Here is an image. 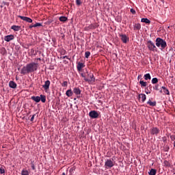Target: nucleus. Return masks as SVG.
I'll return each mask as SVG.
<instances>
[{
    "label": "nucleus",
    "instance_id": "nucleus-45",
    "mask_svg": "<svg viewBox=\"0 0 175 175\" xmlns=\"http://www.w3.org/2000/svg\"><path fill=\"white\" fill-rule=\"evenodd\" d=\"M146 94H151V92H146Z\"/></svg>",
    "mask_w": 175,
    "mask_h": 175
},
{
    "label": "nucleus",
    "instance_id": "nucleus-24",
    "mask_svg": "<svg viewBox=\"0 0 175 175\" xmlns=\"http://www.w3.org/2000/svg\"><path fill=\"white\" fill-rule=\"evenodd\" d=\"M59 21L62 23H65V21H68V18L66 16H60L59 18Z\"/></svg>",
    "mask_w": 175,
    "mask_h": 175
},
{
    "label": "nucleus",
    "instance_id": "nucleus-41",
    "mask_svg": "<svg viewBox=\"0 0 175 175\" xmlns=\"http://www.w3.org/2000/svg\"><path fill=\"white\" fill-rule=\"evenodd\" d=\"M35 114H33V116H32V117L31 118V119H30V121H31V122H33V120H35Z\"/></svg>",
    "mask_w": 175,
    "mask_h": 175
},
{
    "label": "nucleus",
    "instance_id": "nucleus-37",
    "mask_svg": "<svg viewBox=\"0 0 175 175\" xmlns=\"http://www.w3.org/2000/svg\"><path fill=\"white\" fill-rule=\"evenodd\" d=\"M76 4L80 6V5H81V0H76Z\"/></svg>",
    "mask_w": 175,
    "mask_h": 175
},
{
    "label": "nucleus",
    "instance_id": "nucleus-10",
    "mask_svg": "<svg viewBox=\"0 0 175 175\" xmlns=\"http://www.w3.org/2000/svg\"><path fill=\"white\" fill-rule=\"evenodd\" d=\"M50 84L51 82L49 80L46 81L44 84L42 85V88H44L45 91H47L50 88Z\"/></svg>",
    "mask_w": 175,
    "mask_h": 175
},
{
    "label": "nucleus",
    "instance_id": "nucleus-3",
    "mask_svg": "<svg viewBox=\"0 0 175 175\" xmlns=\"http://www.w3.org/2000/svg\"><path fill=\"white\" fill-rule=\"evenodd\" d=\"M156 46L157 47H161V50H164V49L167 46L166 41L161 38H157L156 39Z\"/></svg>",
    "mask_w": 175,
    "mask_h": 175
},
{
    "label": "nucleus",
    "instance_id": "nucleus-42",
    "mask_svg": "<svg viewBox=\"0 0 175 175\" xmlns=\"http://www.w3.org/2000/svg\"><path fill=\"white\" fill-rule=\"evenodd\" d=\"M65 58H66L67 59H69V57H68V56H66H66H63V57H62V59H65Z\"/></svg>",
    "mask_w": 175,
    "mask_h": 175
},
{
    "label": "nucleus",
    "instance_id": "nucleus-34",
    "mask_svg": "<svg viewBox=\"0 0 175 175\" xmlns=\"http://www.w3.org/2000/svg\"><path fill=\"white\" fill-rule=\"evenodd\" d=\"M36 27H43V25L40 23H36L34 24V28H36Z\"/></svg>",
    "mask_w": 175,
    "mask_h": 175
},
{
    "label": "nucleus",
    "instance_id": "nucleus-18",
    "mask_svg": "<svg viewBox=\"0 0 175 175\" xmlns=\"http://www.w3.org/2000/svg\"><path fill=\"white\" fill-rule=\"evenodd\" d=\"M73 92L75 95H80V94H81V90H80V88H75L73 89Z\"/></svg>",
    "mask_w": 175,
    "mask_h": 175
},
{
    "label": "nucleus",
    "instance_id": "nucleus-23",
    "mask_svg": "<svg viewBox=\"0 0 175 175\" xmlns=\"http://www.w3.org/2000/svg\"><path fill=\"white\" fill-rule=\"evenodd\" d=\"M66 95L68 98H70V96H72V95H73V92H72V90H68L66 91Z\"/></svg>",
    "mask_w": 175,
    "mask_h": 175
},
{
    "label": "nucleus",
    "instance_id": "nucleus-15",
    "mask_svg": "<svg viewBox=\"0 0 175 175\" xmlns=\"http://www.w3.org/2000/svg\"><path fill=\"white\" fill-rule=\"evenodd\" d=\"M11 29H13V31H20V29H21V26L12 25L11 27Z\"/></svg>",
    "mask_w": 175,
    "mask_h": 175
},
{
    "label": "nucleus",
    "instance_id": "nucleus-40",
    "mask_svg": "<svg viewBox=\"0 0 175 175\" xmlns=\"http://www.w3.org/2000/svg\"><path fill=\"white\" fill-rule=\"evenodd\" d=\"M130 12L132 13V14H136V11L133 8H131Z\"/></svg>",
    "mask_w": 175,
    "mask_h": 175
},
{
    "label": "nucleus",
    "instance_id": "nucleus-14",
    "mask_svg": "<svg viewBox=\"0 0 175 175\" xmlns=\"http://www.w3.org/2000/svg\"><path fill=\"white\" fill-rule=\"evenodd\" d=\"M121 40L123 42V43H126L128 40V37H126V35L125 34H121L120 36Z\"/></svg>",
    "mask_w": 175,
    "mask_h": 175
},
{
    "label": "nucleus",
    "instance_id": "nucleus-47",
    "mask_svg": "<svg viewBox=\"0 0 175 175\" xmlns=\"http://www.w3.org/2000/svg\"><path fill=\"white\" fill-rule=\"evenodd\" d=\"M37 59H38L39 61H40L41 59H40V58H38Z\"/></svg>",
    "mask_w": 175,
    "mask_h": 175
},
{
    "label": "nucleus",
    "instance_id": "nucleus-35",
    "mask_svg": "<svg viewBox=\"0 0 175 175\" xmlns=\"http://www.w3.org/2000/svg\"><path fill=\"white\" fill-rule=\"evenodd\" d=\"M62 87H68V81H64L63 83H62Z\"/></svg>",
    "mask_w": 175,
    "mask_h": 175
},
{
    "label": "nucleus",
    "instance_id": "nucleus-30",
    "mask_svg": "<svg viewBox=\"0 0 175 175\" xmlns=\"http://www.w3.org/2000/svg\"><path fill=\"white\" fill-rule=\"evenodd\" d=\"M163 165H164V166H166V167H170V162H169L167 160H165V161H163Z\"/></svg>",
    "mask_w": 175,
    "mask_h": 175
},
{
    "label": "nucleus",
    "instance_id": "nucleus-1",
    "mask_svg": "<svg viewBox=\"0 0 175 175\" xmlns=\"http://www.w3.org/2000/svg\"><path fill=\"white\" fill-rule=\"evenodd\" d=\"M38 68L39 64L35 62L29 63L26 65V66H24L21 69V74L27 75V73H32L33 72H36Z\"/></svg>",
    "mask_w": 175,
    "mask_h": 175
},
{
    "label": "nucleus",
    "instance_id": "nucleus-8",
    "mask_svg": "<svg viewBox=\"0 0 175 175\" xmlns=\"http://www.w3.org/2000/svg\"><path fill=\"white\" fill-rule=\"evenodd\" d=\"M89 116L91 118H98L99 117V114L96 111H91L89 113Z\"/></svg>",
    "mask_w": 175,
    "mask_h": 175
},
{
    "label": "nucleus",
    "instance_id": "nucleus-7",
    "mask_svg": "<svg viewBox=\"0 0 175 175\" xmlns=\"http://www.w3.org/2000/svg\"><path fill=\"white\" fill-rule=\"evenodd\" d=\"M18 18H21L23 21H26V23H32V19L29 17L23 16L21 15H18Z\"/></svg>",
    "mask_w": 175,
    "mask_h": 175
},
{
    "label": "nucleus",
    "instance_id": "nucleus-26",
    "mask_svg": "<svg viewBox=\"0 0 175 175\" xmlns=\"http://www.w3.org/2000/svg\"><path fill=\"white\" fill-rule=\"evenodd\" d=\"M40 100L42 102V103H46V96L41 94L40 96Z\"/></svg>",
    "mask_w": 175,
    "mask_h": 175
},
{
    "label": "nucleus",
    "instance_id": "nucleus-19",
    "mask_svg": "<svg viewBox=\"0 0 175 175\" xmlns=\"http://www.w3.org/2000/svg\"><path fill=\"white\" fill-rule=\"evenodd\" d=\"M142 28L140 23H135L134 25V31H139Z\"/></svg>",
    "mask_w": 175,
    "mask_h": 175
},
{
    "label": "nucleus",
    "instance_id": "nucleus-44",
    "mask_svg": "<svg viewBox=\"0 0 175 175\" xmlns=\"http://www.w3.org/2000/svg\"><path fill=\"white\" fill-rule=\"evenodd\" d=\"M62 175H68V170H66V173L63 172Z\"/></svg>",
    "mask_w": 175,
    "mask_h": 175
},
{
    "label": "nucleus",
    "instance_id": "nucleus-29",
    "mask_svg": "<svg viewBox=\"0 0 175 175\" xmlns=\"http://www.w3.org/2000/svg\"><path fill=\"white\" fill-rule=\"evenodd\" d=\"M21 175H29V172L27 170H23L21 172Z\"/></svg>",
    "mask_w": 175,
    "mask_h": 175
},
{
    "label": "nucleus",
    "instance_id": "nucleus-28",
    "mask_svg": "<svg viewBox=\"0 0 175 175\" xmlns=\"http://www.w3.org/2000/svg\"><path fill=\"white\" fill-rule=\"evenodd\" d=\"M145 80H151V75H150V73L146 74L144 76Z\"/></svg>",
    "mask_w": 175,
    "mask_h": 175
},
{
    "label": "nucleus",
    "instance_id": "nucleus-20",
    "mask_svg": "<svg viewBox=\"0 0 175 175\" xmlns=\"http://www.w3.org/2000/svg\"><path fill=\"white\" fill-rule=\"evenodd\" d=\"M141 22L142 23H145L146 24H150L151 21H150V19L147 18H142L141 19Z\"/></svg>",
    "mask_w": 175,
    "mask_h": 175
},
{
    "label": "nucleus",
    "instance_id": "nucleus-22",
    "mask_svg": "<svg viewBox=\"0 0 175 175\" xmlns=\"http://www.w3.org/2000/svg\"><path fill=\"white\" fill-rule=\"evenodd\" d=\"M76 170V167H72L69 170V175H75V172Z\"/></svg>",
    "mask_w": 175,
    "mask_h": 175
},
{
    "label": "nucleus",
    "instance_id": "nucleus-46",
    "mask_svg": "<svg viewBox=\"0 0 175 175\" xmlns=\"http://www.w3.org/2000/svg\"><path fill=\"white\" fill-rule=\"evenodd\" d=\"M146 94H151V92H146Z\"/></svg>",
    "mask_w": 175,
    "mask_h": 175
},
{
    "label": "nucleus",
    "instance_id": "nucleus-16",
    "mask_svg": "<svg viewBox=\"0 0 175 175\" xmlns=\"http://www.w3.org/2000/svg\"><path fill=\"white\" fill-rule=\"evenodd\" d=\"M31 99L32 100H34V102H36V103H39V102H40V96H31Z\"/></svg>",
    "mask_w": 175,
    "mask_h": 175
},
{
    "label": "nucleus",
    "instance_id": "nucleus-17",
    "mask_svg": "<svg viewBox=\"0 0 175 175\" xmlns=\"http://www.w3.org/2000/svg\"><path fill=\"white\" fill-rule=\"evenodd\" d=\"M147 105H149V106H152V107H154V106H157V101H151L149 99L147 102Z\"/></svg>",
    "mask_w": 175,
    "mask_h": 175
},
{
    "label": "nucleus",
    "instance_id": "nucleus-5",
    "mask_svg": "<svg viewBox=\"0 0 175 175\" xmlns=\"http://www.w3.org/2000/svg\"><path fill=\"white\" fill-rule=\"evenodd\" d=\"M147 46L150 51H157V46H155V44H154V42L152 41H148Z\"/></svg>",
    "mask_w": 175,
    "mask_h": 175
},
{
    "label": "nucleus",
    "instance_id": "nucleus-27",
    "mask_svg": "<svg viewBox=\"0 0 175 175\" xmlns=\"http://www.w3.org/2000/svg\"><path fill=\"white\" fill-rule=\"evenodd\" d=\"M148 174L149 175H155L157 174V170L152 168Z\"/></svg>",
    "mask_w": 175,
    "mask_h": 175
},
{
    "label": "nucleus",
    "instance_id": "nucleus-4",
    "mask_svg": "<svg viewBox=\"0 0 175 175\" xmlns=\"http://www.w3.org/2000/svg\"><path fill=\"white\" fill-rule=\"evenodd\" d=\"M115 163L116 162L114 161L113 159H107V161H105V167H106V169H111V167L114 166Z\"/></svg>",
    "mask_w": 175,
    "mask_h": 175
},
{
    "label": "nucleus",
    "instance_id": "nucleus-6",
    "mask_svg": "<svg viewBox=\"0 0 175 175\" xmlns=\"http://www.w3.org/2000/svg\"><path fill=\"white\" fill-rule=\"evenodd\" d=\"M99 27L98 23H93L90 25L88 27H85V31H90V29H96Z\"/></svg>",
    "mask_w": 175,
    "mask_h": 175
},
{
    "label": "nucleus",
    "instance_id": "nucleus-38",
    "mask_svg": "<svg viewBox=\"0 0 175 175\" xmlns=\"http://www.w3.org/2000/svg\"><path fill=\"white\" fill-rule=\"evenodd\" d=\"M159 85H155V86L153 87V89L155 90L156 91H159Z\"/></svg>",
    "mask_w": 175,
    "mask_h": 175
},
{
    "label": "nucleus",
    "instance_id": "nucleus-9",
    "mask_svg": "<svg viewBox=\"0 0 175 175\" xmlns=\"http://www.w3.org/2000/svg\"><path fill=\"white\" fill-rule=\"evenodd\" d=\"M160 131L159 129L157 127H153L150 130L151 135H155V136H158V134L159 133Z\"/></svg>",
    "mask_w": 175,
    "mask_h": 175
},
{
    "label": "nucleus",
    "instance_id": "nucleus-43",
    "mask_svg": "<svg viewBox=\"0 0 175 175\" xmlns=\"http://www.w3.org/2000/svg\"><path fill=\"white\" fill-rule=\"evenodd\" d=\"M29 28H30V29H32V28H35V26H34V25H30V26L29 27Z\"/></svg>",
    "mask_w": 175,
    "mask_h": 175
},
{
    "label": "nucleus",
    "instance_id": "nucleus-25",
    "mask_svg": "<svg viewBox=\"0 0 175 175\" xmlns=\"http://www.w3.org/2000/svg\"><path fill=\"white\" fill-rule=\"evenodd\" d=\"M139 97L142 98V102H146V94H139Z\"/></svg>",
    "mask_w": 175,
    "mask_h": 175
},
{
    "label": "nucleus",
    "instance_id": "nucleus-32",
    "mask_svg": "<svg viewBox=\"0 0 175 175\" xmlns=\"http://www.w3.org/2000/svg\"><path fill=\"white\" fill-rule=\"evenodd\" d=\"M90 55H91V52H90V51H86V52L85 53V58H89V57H90Z\"/></svg>",
    "mask_w": 175,
    "mask_h": 175
},
{
    "label": "nucleus",
    "instance_id": "nucleus-11",
    "mask_svg": "<svg viewBox=\"0 0 175 175\" xmlns=\"http://www.w3.org/2000/svg\"><path fill=\"white\" fill-rule=\"evenodd\" d=\"M14 39V36H13L12 34L8 35L4 37V40L5 42H10V40H13Z\"/></svg>",
    "mask_w": 175,
    "mask_h": 175
},
{
    "label": "nucleus",
    "instance_id": "nucleus-13",
    "mask_svg": "<svg viewBox=\"0 0 175 175\" xmlns=\"http://www.w3.org/2000/svg\"><path fill=\"white\" fill-rule=\"evenodd\" d=\"M84 64H83V63H81V62H79L78 64H77V71L78 72H80V71H81V68H84Z\"/></svg>",
    "mask_w": 175,
    "mask_h": 175
},
{
    "label": "nucleus",
    "instance_id": "nucleus-33",
    "mask_svg": "<svg viewBox=\"0 0 175 175\" xmlns=\"http://www.w3.org/2000/svg\"><path fill=\"white\" fill-rule=\"evenodd\" d=\"M158 83V78H153L152 79V84H157Z\"/></svg>",
    "mask_w": 175,
    "mask_h": 175
},
{
    "label": "nucleus",
    "instance_id": "nucleus-39",
    "mask_svg": "<svg viewBox=\"0 0 175 175\" xmlns=\"http://www.w3.org/2000/svg\"><path fill=\"white\" fill-rule=\"evenodd\" d=\"M31 169L32 170H35V164L33 163V161L31 162Z\"/></svg>",
    "mask_w": 175,
    "mask_h": 175
},
{
    "label": "nucleus",
    "instance_id": "nucleus-48",
    "mask_svg": "<svg viewBox=\"0 0 175 175\" xmlns=\"http://www.w3.org/2000/svg\"><path fill=\"white\" fill-rule=\"evenodd\" d=\"M160 92L162 93V90H160Z\"/></svg>",
    "mask_w": 175,
    "mask_h": 175
},
{
    "label": "nucleus",
    "instance_id": "nucleus-36",
    "mask_svg": "<svg viewBox=\"0 0 175 175\" xmlns=\"http://www.w3.org/2000/svg\"><path fill=\"white\" fill-rule=\"evenodd\" d=\"M5 174V169L3 167H0V174Z\"/></svg>",
    "mask_w": 175,
    "mask_h": 175
},
{
    "label": "nucleus",
    "instance_id": "nucleus-31",
    "mask_svg": "<svg viewBox=\"0 0 175 175\" xmlns=\"http://www.w3.org/2000/svg\"><path fill=\"white\" fill-rule=\"evenodd\" d=\"M139 84H141L142 87H147V82H145L144 81H139Z\"/></svg>",
    "mask_w": 175,
    "mask_h": 175
},
{
    "label": "nucleus",
    "instance_id": "nucleus-21",
    "mask_svg": "<svg viewBox=\"0 0 175 175\" xmlns=\"http://www.w3.org/2000/svg\"><path fill=\"white\" fill-rule=\"evenodd\" d=\"M162 90H163V92L165 95H170V92H169V90L166 88V87L163 86L161 87Z\"/></svg>",
    "mask_w": 175,
    "mask_h": 175
},
{
    "label": "nucleus",
    "instance_id": "nucleus-2",
    "mask_svg": "<svg viewBox=\"0 0 175 175\" xmlns=\"http://www.w3.org/2000/svg\"><path fill=\"white\" fill-rule=\"evenodd\" d=\"M86 73L88 78L85 77V74L84 73L81 74V77H83L85 81L89 83V84H94L95 83V78L94 77V74L88 72H87Z\"/></svg>",
    "mask_w": 175,
    "mask_h": 175
},
{
    "label": "nucleus",
    "instance_id": "nucleus-12",
    "mask_svg": "<svg viewBox=\"0 0 175 175\" xmlns=\"http://www.w3.org/2000/svg\"><path fill=\"white\" fill-rule=\"evenodd\" d=\"M9 87L10 88H13L14 90H16V88H17V83H16L13 81H10L9 82Z\"/></svg>",
    "mask_w": 175,
    "mask_h": 175
}]
</instances>
